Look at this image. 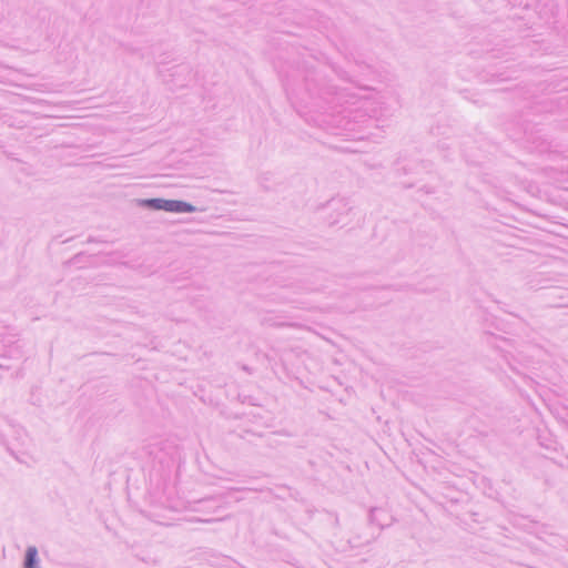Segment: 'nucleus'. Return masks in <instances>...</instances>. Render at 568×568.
Masks as SVG:
<instances>
[{
  "mask_svg": "<svg viewBox=\"0 0 568 568\" xmlns=\"http://www.w3.org/2000/svg\"><path fill=\"white\" fill-rule=\"evenodd\" d=\"M143 203L154 210H163L166 212L191 213L195 211L194 206L190 203L178 200L151 199L145 200Z\"/></svg>",
  "mask_w": 568,
  "mask_h": 568,
  "instance_id": "1",
  "label": "nucleus"
},
{
  "mask_svg": "<svg viewBox=\"0 0 568 568\" xmlns=\"http://www.w3.org/2000/svg\"><path fill=\"white\" fill-rule=\"evenodd\" d=\"M38 550L36 547H29L26 552V568H38L37 567Z\"/></svg>",
  "mask_w": 568,
  "mask_h": 568,
  "instance_id": "2",
  "label": "nucleus"
}]
</instances>
